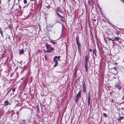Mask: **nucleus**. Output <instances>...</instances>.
I'll use <instances>...</instances> for the list:
<instances>
[{"label":"nucleus","instance_id":"nucleus-1","mask_svg":"<svg viewBox=\"0 0 124 124\" xmlns=\"http://www.w3.org/2000/svg\"><path fill=\"white\" fill-rule=\"evenodd\" d=\"M89 60V57L87 55L85 56V71L87 72L88 70V62Z\"/></svg>","mask_w":124,"mask_h":124},{"label":"nucleus","instance_id":"nucleus-2","mask_svg":"<svg viewBox=\"0 0 124 124\" xmlns=\"http://www.w3.org/2000/svg\"><path fill=\"white\" fill-rule=\"evenodd\" d=\"M46 45L47 49L46 52H50L53 50V48H52L51 45H49L48 43H46Z\"/></svg>","mask_w":124,"mask_h":124},{"label":"nucleus","instance_id":"nucleus-3","mask_svg":"<svg viewBox=\"0 0 124 124\" xmlns=\"http://www.w3.org/2000/svg\"><path fill=\"white\" fill-rule=\"evenodd\" d=\"M81 90H80L78 92L76 96V98L75 99V101L76 103L77 102L79 99V98L81 97Z\"/></svg>","mask_w":124,"mask_h":124},{"label":"nucleus","instance_id":"nucleus-4","mask_svg":"<svg viewBox=\"0 0 124 124\" xmlns=\"http://www.w3.org/2000/svg\"><path fill=\"white\" fill-rule=\"evenodd\" d=\"M19 2V0H14V4L12 7V8H13L15 7V6H16V5Z\"/></svg>","mask_w":124,"mask_h":124},{"label":"nucleus","instance_id":"nucleus-5","mask_svg":"<svg viewBox=\"0 0 124 124\" xmlns=\"http://www.w3.org/2000/svg\"><path fill=\"white\" fill-rule=\"evenodd\" d=\"M112 70L113 71V70H115V71H113L114 73H112L113 74H117L118 73L117 72V68L116 67H114L112 68Z\"/></svg>","mask_w":124,"mask_h":124},{"label":"nucleus","instance_id":"nucleus-6","mask_svg":"<svg viewBox=\"0 0 124 124\" xmlns=\"http://www.w3.org/2000/svg\"><path fill=\"white\" fill-rule=\"evenodd\" d=\"M115 87L118 88L119 90H121V86L119 84V83H116V84Z\"/></svg>","mask_w":124,"mask_h":124},{"label":"nucleus","instance_id":"nucleus-7","mask_svg":"<svg viewBox=\"0 0 124 124\" xmlns=\"http://www.w3.org/2000/svg\"><path fill=\"white\" fill-rule=\"evenodd\" d=\"M56 10L59 12L60 13H62V12L61 11L62 10V9L60 7H58L56 8Z\"/></svg>","mask_w":124,"mask_h":124},{"label":"nucleus","instance_id":"nucleus-8","mask_svg":"<svg viewBox=\"0 0 124 124\" xmlns=\"http://www.w3.org/2000/svg\"><path fill=\"white\" fill-rule=\"evenodd\" d=\"M115 39L114 41H118L119 40L121 39V38L119 36L117 37H114Z\"/></svg>","mask_w":124,"mask_h":124},{"label":"nucleus","instance_id":"nucleus-9","mask_svg":"<svg viewBox=\"0 0 124 124\" xmlns=\"http://www.w3.org/2000/svg\"><path fill=\"white\" fill-rule=\"evenodd\" d=\"M78 49H81V45L80 43L79 42L76 43Z\"/></svg>","mask_w":124,"mask_h":124},{"label":"nucleus","instance_id":"nucleus-10","mask_svg":"<svg viewBox=\"0 0 124 124\" xmlns=\"http://www.w3.org/2000/svg\"><path fill=\"white\" fill-rule=\"evenodd\" d=\"M91 100V98H90V94L89 93L88 94V106H89L90 104V101Z\"/></svg>","mask_w":124,"mask_h":124},{"label":"nucleus","instance_id":"nucleus-11","mask_svg":"<svg viewBox=\"0 0 124 124\" xmlns=\"http://www.w3.org/2000/svg\"><path fill=\"white\" fill-rule=\"evenodd\" d=\"M55 12L58 17L61 18H63V17L62 16H61L57 11H56Z\"/></svg>","mask_w":124,"mask_h":124},{"label":"nucleus","instance_id":"nucleus-12","mask_svg":"<svg viewBox=\"0 0 124 124\" xmlns=\"http://www.w3.org/2000/svg\"><path fill=\"white\" fill-rule=\"evenodd\" d=\"M14 115H12V118H13V120L15 121H17V116H15L14 117Z\"/></svg>","mask_w":124,"mask_h":124},{"label":"nucleus","instance_id":"nucleus-13","mask_svg":"<svg viewBox=\"0 0 124 124\" xmlns=\"http://www.w3.org/2000/svg\"><path fill=\"white\" fill-rule=\"evenodd\" d=\"M96 50L95 49L94 50H93L92 52L93 53V54H94L95 56H96L97 54H96Z\"/></svg>","mask_w":124,"mask_h":124},{"label":"nucleus","instance_id":"nucleus-14","mask_svg":"<svg viewBox=\"0 0 124 124\" xmlns=\"http://www.w3.org/2000/svg\"><path fill=\"white\" fill-rule=\"evenodd\" d=\"M60 57L61 56H55V60H58L59 61H60Z\"/></svg>","mask_w":124,"mask_h":124},{"label":"nucleus","instance_id":"nucleus-15","mask_svg":"<svg viewBox=\"0 0 124 124\" xmlns=\"http://www.w3.org/2000/svg\"><path fill=\"white\" fill-rule=\"evenodd\" d=\"M60 57L61 56H55V60H58L59 61H60Z\"/></svg>","mask_w":124,"mask_h":124},{"label":"nucleus","instance_id":"nucleus-16","mask_svg":"<svg viewBox=\"0 0 124 124\" xmlns=\"http://www.w3.org/2000/svg\"><path fill=\"white\" fill-rule=\"evenodd\" d=\"M60 57L61 56H55V60H58L59 61H60Z\"/></svg>","mask_w":124,"mask_h":124},{"label":"nucleus","instance_id":"nucleus-17","mask_svg":"<svg viewBox=\"0 0 124 124\" xmlns=\"http://www.w3.org/2000/svg\"><path fill=\"white\" fill-rule=\"evenodd\" d=\"M76 43L79 42V37L78 36H77L76 38Z\"/></svg>","mask_w":124,"mask_h":124},{"label":"nucleus","instance_id":"nucleus-18","mask_svg":"<svg viewBox=\"0 0 124 124\" xmlns=\"http://www.w3.org/2000/svg\"><path fill=\"white\" fill-rule=\"evenodd\" d=\"M92 20L93 21V25H94L95 24L96 25V23H95V22L96 21V20L95 19H94V18H93V19H92ZM97 24H98V22L97 23Z\"/></svg>","mask_w":124,"mask_h":124},{"label":"nucleus","instance_id":"nucleus-19","mask_svg":"<svg viewBox=\"0 0 124 124\" xmlns=\"http://www.w3.org/2000/svg\"><path fill=\"white\" fill-rule=\"evenodd\" d=\"M4 105L5 106L8 105L9 104V102L7 101H6L4 102Z\"/></svg>","mask_w":124,"mask_h":124},{"label":"nucleus","instance_id":"nucleus-20","mask_svg":"<svg viewBox=\"0 0 124 124\" xmlns=\"http://www.w3.org/2000/svg\"><path fill=\"white\" fill-rule=\"evenodd\" d=\"M13 112L14 113V114H16L17 115V116H18V114L19 112L17 111V110H13Z\"/></svg>","mask_w":124,"mask_h":124},{"label":"nucleus","instance_id":"nucleus-21","mask_svg":"<svg viewBox=\"0 0 124 124\" xmlns=\"http://www.w3.org/2000/svg\"><path fill=\"white\" fill-rule=\"evenodd\" d=\"M55 67L58 64V60H55Z\"/></svg>","mask_w":124,"mask_h":124},{"label":"nucleus","instance_id":"nucleus-22","mask_svg":"<svg viewBox=\"0 0 124 124\" xmlns=\"http://www.w3.org/2000/svg\"><path fill=\"white\" fill-rule=\"evenodd\" d=\"M109 100L110 102H111L112 103H114L115 102L113 100V99L110 98Z\"/></svg>","mask_w":124,"mask_h":124},{"label":"nucleus","instance_id":"nucleus-23","mask_svg":"<svg viewBox=\"0 0 124 124\" xmlns=\"http://www.w3.org/2000/svg\"><path fill=\"white\" fill-rule=\"evenodd\" d=\"M107 39L109 41L112 40V41H114V39H112L111 38H109L108 37L107 38Z\"/></svg>","mask_w":124,"mask_h":124},{"label":"nucleus","instance_id":"nucleus-24","mask_svg":"<svg viewBox=\"0 0 124 124\" xmlns=\"http://www.w3.org/2000/svg\"><path fill=\"white\" fill-rule=\"evenodd\" d=\"M83 88H86V86L85 85V83H83Z\"/></svg>","mask_w":124,"mask_h":124},{"label":"nucleus","instance_id":"nucleus-25","mask_svg":"<svg viewBox=\"0 0 124 124\" xmlns=\"http://www.w3.org/2000/svg\"><path fill=\"white\" fill-rule=\"evenodd\" d=\"M124 118V117L123 116H119V118L118 119V121L121 120L123 119Z\"/></svg>","mask_w":124,"mask_h":124},{"label":"nucleus","instance_id":"nucleus-26","mask_svg":"<svg viewBox=\"0 0 124 124\" xmlns=\"http://www.w3.org/2000/svg\"><path fill=\"white\" fill-rule=\"evenodd\" d=\"M24 52V50L22 49L20 50V54H22L23 52Z\"/></svg>","mask_w":124,"mask_h":124},{"label":"nucleus","instance_id":"nucleus-27","mask_svg":"<svg viewBox=\"0 0 124 124\" xmlns=\"http://www.w3.org/2000/svg\"><path fill=\"white\" fill-rule=\"evenodd\" d=\"M78 51L79 52V54L80 56H81V49H78Z\"/></svg>","mask_w":124,"mask_h":124},{"label":"nucleus","instance_id":"nucleus-28","mask_svg":"<svg viewBox=\"0 0 124 124\" xmlns=\"http://www.w3.org/2000/svg\"><path fill=\"white\" fill-rule=\"evenodd\" d=\"M83 91L84 93L86 92V88H83Z\"/></svg>","mask_w":124,"mask_h":124},{"label":"nucleus","instance_id":"nucleus-29","mask_svg":"<svg viewBox=\"0 0 124 124\" xmlns=\"http://www.w3.org/2000/svg\"><path fill=\"white\" fill-rule=\"evenodd\" d=\"M0 33L1 34V36L2 37H3V34L2 31L1 30H0Z\"/></svg>","mask_w":124,"mask_h":124},{"label":"nucleus","instance_id":"nucleus-30","mask_svg":"<svg viewBox=\"0 0 124 124\" xmlns=\"http://www.w3.org/2000/svg\"><path fill=\"white\" fill-rule=\"evenodd\" d=\"M88 4L90 6L91 5V3L90 2V0H88Z\"/></svg>","mask_w":124,"mask_h":124},{"label":"nucleus","instance_id":"nucleus-31","mask_svg":"<svg viewBox=\"0 0 124 124\" xmlns=\"http://www.w3.org/2000/svg\"><path fill=\"white\" fill-rule=\"evenodd\" d=\"M120 33V32L119 31H117L116 32V34L117 35H118Z\"/></svg>","mask_w":124,"mask_h":124},{"label":"nucleus","instance_id":"nucleus-32","mask_svg":"<svg viewBox=\"0 0 124 124\" xmlns=\"http://www.w3.org/2000/svg\"><path fill=\"white\" fill-rule=\"evenodd\" d=\"M23 2L24 4H26L27 3V1L26 0H24Z\"/></svg>","mask_w":124,"mask_h":124},{"label":"nucleus","instance_id":"nucleus-33","mask_svg":"<svg viewBox=\"0 0 124 124\" xmlns=\"http://www.w3.org/2000/svg\"><path fill=\"white\" fill-rule=\"evenodd\" d=\"M103 115L105 117H106L107 116V115L106 113H103Z\"/></svg>","mask_w":124,"mask_h":124},{"label":"nucleus","instance_id":"nucleus-34","mask_svg":"<svg viewBox=\"0 0 124 124\" xmlns=\"http://www.w3.org/2000/svg\"><path fill=\"white\" fill-rule=\"evenodd\" d=\"M19 106V105L18 104H17L16 105V108H19V107H17Z\"/></svg>","mask_w":124,"mask_h":124},{"label":"nucleus","instance_id":"nucleus-35","mask_svg":"<svg viewBox=\"0 0 124 124\" xmlns=\"http://www.w3.org/2000/svg\"><path fill=\"white\" fill-rule=\"evenodd\" d=\"M44 57H45V59L46 60H47V56H46V55H45Z\"/></svg>","mask_w":124,"mask_h":124},{"label":"nucleus","instance_id":"nucleus-36","mask_svg":"<svg viewBox=\"0 0 124 124\" xmlns=\"http://www.w3.org/2000/svg\"><path fill=\"white\" fill-rule=\"evenodd\" d=\"M27 68V67H26V65H24V68H23V69H26V68Z\"/></svg>","mask_w":124,"mask_h":124},{"label":"nucleus","instance_id":"nucleus-37","mask_svg":"<svg viewBox=\"0 0 124 124\" xmlns=\"http://www.w3.org/2000/svg\"><path fill=\"white\" fill-rule=\"evenodd\" d=\"M15 91V88H13L12 89V92H14Z\"/></svg>","mask_w":124,"mask_h":124},{"label":"nucleus","instance_id":"nucleus-38","mask_svg":"<svg viewBox=\"0 0 124 124\" xmlns=\"http://www.w3.org/2000/svg\"><path fill=\"white\" fill-rule=\"evenodd\" d=\"M37 112L38 113H39V109H37Z\"/></svg>","mask_w":124,"mask_h":124},{"label":"nucleus","instance_id":"nucleus-39","mask_svg":"<svg viewBox=\"0 0 124 124\" xmlns=\"http://www.w3.org/2000/svg\"><path fill=\"white\" fill-rule=\"evenodd\" d=\"M92 51V50L91 49V48H90L89 49V51L90 52H91Z\"/></svg>","mask_w":124,"mask_h":124},{"label":"nucleus","instance_id":"nucleus-40","mask_svg":"<svg viewBox=\"0 0 124 124\" xmlns=\"http://www.w3.org/2000/svg\"><path fill=\"white\" fill-rule=\"evenodd\" d=\"M115 64L116 65H117L118 64V63H117V62H115Z\"/></svg>","mask_w":124,"mask_h":124},{"label":"nucleus","instance_id":"nucleus-41","mask_svg":"<svg viewBox=\"0 0 124 124\" xmlns=\"http://www.w3.org/2000/svg\"><path fill=\"white\" fill-rule=\"evenodd\" d=\"M61 21H63V22H64V20H62V19H61Z\"/></svg>","mask_w":124,"mask_h":124},{"label":"nucleus","instance_id":"nucleus-42","mask_svg":"<svg viewBox=\"0 0 124 124\" xmlns=\"http://www.w3.org/2000/svg\"><path fill=\"white\" fill-rule=\"evenodd\" d=\"M122 0L123 2L124 3V0Z\"/></svg>","mask_w":124,"mask_h":124},{"label":"nucleus","instance_id":"nucleus-43","mask_svg":"<svg viewBox=\"0 0 124 124\" xmlns=\"http://www.w3.org/2000/svg\"><path fill=\"white\" fill-rule=\"evenodd\" d=\"M51 42H53V44H54V42H52V41H51Z\"/></svg>","mask_w":124,"mask_h":124},{"label":"nucleus","instance_id":"nucleus-44","mask_svg":"<svg viewBox=\"0 0 124 124\" xmlns=\"http://www.w3.org/2000/svg\"><path fill=\"white\" fill-rule=\"evenodd\" d=\"M23 121L24 122V121H25V120L24 119H23Z\"/></svg>","mask_w":124,"mask_h":124},{"label":"nucleus","instance_id":"nucleus-45","mask_svg":"<svg viewBox=\"0 0 124 124\" xmlns=\"http://www.w3.org/2000/svg\"><path fill=\"white\" fill-rule=\"evenodd\" d=\"M53 61L54 62V58L53 59Z\"/></svg>","mask_w":124,"mask_h":124},{"label":"nucleus","instance_id":"nucleus-46","mask_svg":"<svg viewBox=\"0 0 124 124\" xmlns=\"http://www.w3.org/2000/svg\"><path fill=\"white\" fill-rule=\"evenodd\" d=\"M105 42H106V43H107V41H106H106H105Z\"/></svg>","mask_w":124,"mask_h":124},{"label":"nucleus","instance_id":"nucleus-47","mask_svg":"<svg viewBox=\"0 0 124 124\" xmlns=\"http://www.w3.org/2000/svg\"><path fill=\"white\" fill-rule=\"evenodd\" d=\"M16 9H17V8H16Z\"/></svg>","mask_w":124,"mask_h":124},{"label":"nucleus","instance_id":"nucleus-48","mask_svg":"<svg viewBox=\"0 0 124 124\" xmlns=\"http://www.w3.org/2000/svg\"><path fill=\"white\" fill-rule=\"evenodd\" d=\"M121 108L123 109V108Z\"/></svg>","mask_w":124,"mask_h":124},{"label":"nucleus","instance_id":"nucleus-49","mask_svg":"<svg viewBox=\"0 0 124 124\" xmlns=\"http://www.w3.org/2000/svg\"><path fill=\"white\" fill-rule=\"evenodd\" d=\"M39 107H37V108H38Z\"/></svg>","mask_w":124,"mask_h":124},{"label":"nucleus","instance_id":"nucleus-50","mask_svg":"<svg viewBox=\"0 0 124 124\" xmlns=\"http://www.w3.org/2000/svg\"><path fill=\"white\" fill-rule=\"evenodd\" d=\"M39 107H37V108H38Z\"/></svg>","mask_w":124,"mask_h":124}]
</instances>
